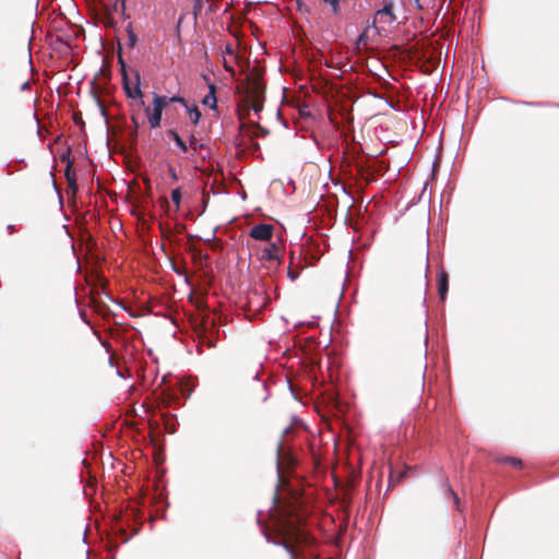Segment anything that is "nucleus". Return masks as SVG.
I'll use <instances>...</instances> for the list:
<instances>
[{
    "mask_svg": "<svg viewBox=\"0 0 559 559\" xmlns=\"http://www.w3.org/2000/svg\"><path fill=\"white\" fill-rule=\"evenodd\" d=\"M280 542L292 556V559L300 554V548L313 543V538L301 527V519L292 515L278 521L277 525Z\"/></svg>",
    "mask_w": 559,
    "mask_h": 559,
    "instance_id": "obj_1",
    "label": "nucleus"
},
{
    "mask_svg": "<svg viewBox=\"0 0 559 559\" xmlns=\"http://www.w3.org/2000/svg\"><path fill=\"white\" fill-rule=\"evenodd\" d=\"M265 94V85L262 80L257 75H250L247 78V87L245 91V97L239 105V118L245 119L249 115L250 108L254 112H259L263 108Z\"/></svg>",
    "mask_w": 559,
    "mask_h": 559,
    "instance_id": "obj_2",
    "label": "nucleus"
},
{
    "mask_svg": "<svg viewBox=\"0 0 559 559\" xmlns=\"http://www.w3.org/2000/svg\"><path fill=\"white\" fill-rule=\"evenodd\" d=\"M269 301L270 298L263 285L252 286L240 300L241 308L250 320L260 314Z\"/></svg>",
    "mask_w": 559,
    "mask_h": 559,
    "instance_id": "obj_3",
    "label": "nucleus"
},
{
    "mask_svg": "<svg viewBox=\"0 0 559 559\" xmlns=\"http://www.w3.org/2000/svg\"><path fill=\"white\" fill-rule=\"evenodd\" d=\"M167 96L154 95L153 109L150 107L145 108V112L148 118V123L152 129L160 127L163 110L167 107Z\"/></svg>",
    "mask_w": 559,
    "mask_h": 559,
    "instance_id": "obj_4",
    "label": "nucleus"
},
{
    "mask_svg": "<svg viewBox=\"0 0 559 559\" xmlns=\"http://www.w3.org/2000/svg\"><path fill=\"white\" fill-rule=\"evenodd\" d=\"M119 63L121 64V68H122V84H123V90H124L127 96L129 98L140 99L141 105H144V102H143V96L144 95H143V92L140 88V74H139V72H135V83H134V86L132 87L130 82H129V79H128V75H127V72H126V64H124L121 56H119Z\"/></svg>",
    "mask_w": 559,
    "mask_h": 559,
    "instance_id": "obj_5",
    "label": "nucleus"
},
{
    "mask_svg": "<svg viewBox=\"0 0 559 559\" xmlns=\"http://www.w3.org/2000/svg\"><path fill=\"white\" fill-rule=\"evenodd\" d=\"M294 465V459L284 451L281 443L277 445V474L280 481H284V477L289 467Z\"/></svg>",
    "mask_w": 559,
    "mask_h": 559,
    "instance_id": "obj_6",
    "label": "nucleus"
},
{
    "mask_svg": "<svg viewBox=\"0 0 559 559\" xmlns=\"http://www.w3.org/2000/svg\"><path fill=\"white\" fill-rule=\"evenodd\" d=\"M396 20L395 14L393 13V2L392 0L385 1L383 8L378 10L374 14V19L372 25L376 27L377 23L381 24H392Z\"/></svg>",
    "mask_w": 559,
    "mask_h": 559,
    "instance_id": "obj_7",
    "label": "nucleus"
},
{
    "mask_svg": "<svg viewBox=\"0 0 559 559\" xmlns=\"http://www.w3.org/2000/svg\"><path fill=\"white\" fill-rule=\"evenodd\" d=\"M274 226L271 224H258L251 227L249 236L255 240L271 241Z\"/></svg>",
    "mask_w": 559,
    "mask_h": 559,
    "instance_id": "obj_8",
    "label": "nucleus"
},
{
    "mask_svg": "<svg viewBox=\"0 0 559 559\" xmlns=\"http://www.w3.org/2000/svg\"><path fill=\"white\" fill-rule=\"evenodd\" d=\"M281 248L275 242H270L261 251L262 261H275L280 260Z\"/></svg>",
    "mask_w": 559,
    "mask_h": 559,
    "instance_id": "obj_9",
    "label": "nucleus"
},
{
    "mask_svg": "<svg viewBox=\"0 0 559 559\" xmlns=\"http://www.w3.org/2000/svg\"><path fill=\"white\" fill-rule=\"evenodd\" d=\"M449 290V275L444 270L438 273V293L441 300H445Z\"/></svg>",
    "mask_w": 559,
    "mask_h": 559,
    "instance_id": "obj_10",
    "label": "nucleus"
},
{
    "mask_svg": "<svg viewBox=\"0 0 559 559\" xmlns=\"http://www.w3.org/2000/svg\"><path fill=\"white\" fill-rule=\"evenodd\" d=\"M408 472H409L408 467H405L402 471H396L394 468H391L390 475H389V488H392V487L399 485L407 476Z\"/></svg>",
    "mask_w": 559,
    "mask_h": 559,
    "instance_id": "obj_11",
    "label": "nucleus"
},
{
    "mask_svg": "<svg viewBox=\"0 0 559 559\" xmlns=\"http://www.w3.org/2000/svg\"><path fill=\"white\" fill-rule=\"evenodd\" d=\"M210 92L204 96L202 104L209 106L212 109L217 107V98H216V86L214 84L209 85Z\"/></svg>",
    "mask_w": 559,
    "mask_h": 559,
    "instance_id": "obj_12",
    "label": "nucleus"
},
{
    "mask_svg": "<svg viewBox=\"0 0 559 559\" xmlns=\"http://www.w3.org/2000/svg\"><path fill=\"white\" fill-rule=\"evenodd\" d=\"M496 461L498 463H502V464H510L514 468H522L523 467L522 461L520 459H518V457L502 456V457H497Z\"/></svg>",
    "mask_w": 559,
    "mask_h": 559,
    "instance_id": "obj_13",
    "label": "nucleus"
},
{
    "mask_svg": "<svg viewBox=\"0 0 559 559\" xmlns=\"http://www.w3.org/2000/svg\"><path fill=\"white\" fill-rule=\"evenodd\" d=\"M168 134L173 138V140L175 141L176 145L180 148V151H182L183 153H186L188 151V145L180 138V135L178 134L177 131L169 130Z\"/></svg>",
    "mask_w": 559,
    "mask_h": 559,
    "instance_id": "obj_14",
    "label": "nucleus"
},
{
    "mask_svg": "<svg viewBox=\"0 0 559 559\" xmlns=\"http://www.w3.org/2000/svg\"><path fill=\"white\" fill-rule=\"evenodd\" d=\"M367 31L368 28H366L357 38L356 40V49L358 51H361L362 49H367L368 48V35H367Z\"/></svg>",
    "mask_w": 559,
    "mask_h": 559,
    "instance_id": "obj_15",
    "label": "nucleus"
},
{
    "mask_svg": "<svg viewBox=\"0 0 559 559\" xmlns=\"http://www.w3.org/2000/svg\"><path fill=\"white\" fill-rule=\"evenodd\" d=\"M186 109L191 118L192 123L194 126H197L201 118V111L199 110V108L197 106L190 107L188 105V108H186Z\"/></svg>",
    "mask_w": 559,
    "mask_h": 559,
    "instance_id": "obj_16",
    "label": "nucleus"
},
{
    "mask_svg": "<svg viewBox=\"0 0 559 559\" xmlns=\"http://www.w3.org/2000/svg\"><path fill=\"white\" fill-rule=\"evenodd\" d=\"M381 169V166H379L377 169H373L369 166H366V180L369 182L373 180L374 174ZM359 174L361 176L365 175V168L362 166L359 167Z\"/></svg>",
    "mask_w": 559,
    "mask_h": 559,
    "instance_id": "obj_17",
    "label": "nucleus"
},
{
    "mask_svg": "<svg viewBox=\"0 0 559 559\" xmlns=\"http://www.w3.org/2000/svg\"><path fill=\"white\" fill-rule=\"evenodd\" d=\"M81 242L85 243L87 251H91L95 246L94 239L92 238L91 234L87 233L86 230H84L81 235Z\"/></svg>",
    "mask_w": 559,
    "mask_h": 559,
    "instance_id": "obj_18",
    "label": "nucleus"
},
{
    "mask_svg": "<svg viewBox=\"0 0 559 559\" xmlns=\"http://www.w3.org/2000/svg\"><path fill=\"white\" fill-rule=\"evenodd\" d=\"M126 31H127V34H128V45H129L130 48H133L135 46L136 41H138V37H136L135 33L133 32L131 23H129L127 25Z\"/></svg>",
    "mask_w": 559,
    "mask_h": 559,
    "instance_id": "obj_19",
    "label": "nucleus"
},
{
    "mask_svg": "<svg viewBox=\"0 0 559 559\" xmlns=\"http://www.w3.org/2000/svg\"><path fill=\"white\" fill-rule=\"evenodd\" d=\"M189 147H190L191 150H193L194 152H197L198 150L203 148V147H204V144H203V143H200V142L198 141V139L195 138V135H193V134H192V135H190V138H189Z\"/></svg>",
    "mask_w": 559,
    "mask_h": 559,
    "instance_id": "obj_20",
    "label": "nucleus"
},
{
    "mask_svg": "<svg viewBox=\"0 0 559 559\" xmlns=\"http://www.w3.org/2000/svg\"><path fill=\"white\" fill-rule=\"evenodd\" d=\"M171 200H173V202H174V203H175V205H176V211H178V210H179V207H180V201H181V192H180V189H179V188L174 189V190L171 191Z\"/></svg>",
    "mask_w": 559,
    "mask_h": 559,
    "instance_id": "obj_21",
    "label": "nucleus"
},
{
    "mask_svg": "<svg viewBox=\"0 0 559 559\" xmlns=\"http://www.w3.org/2000/svg\"><path fill=\"white\" fill-rule=\"evenodd\" d=\"M64 176H66L67 182L70 181V180H74L75 179V173L72 169V162L71 160H68L67 168H66V171H64Z\"/></svg>",
    "mask_w": 559,
    "mask_h": 559,
    "instance_id": "obj_22",
    "label": "nucleus"
},
{
    "mask_svg": "<svg viewBox=\"0 0 559 559\" xmlns=\"http://www.w3.org/2000/svg\"><path fill=\"white\" fill-rule=\"evenodd\" d=\"M447 492L452 498L454 506L459 509L460 499L457 495L453 491L452 487L447 483Z\"/></svg>",
    "mask_w": 559,
    "mask_h": 559,
    "instance_id": "obj_23",
    "label": "nucleus"
},
{
    "mask_svg": "<svg viewBox=\"0 0 559 559\" xmlns=\"http://www.w3.org/2000/svg\"><path fill=\"white\" fill-rule=\"evenodd\" d=\"M76 192H78L76 179L68 181V191H67V193L68 194L71 193L72 197H75Z\"/></svg>",
    "mask_w": 559,
    "mask_h": 559,
    "instance_id": "obj_24",
    "label": "nucleus"
},
{
    "mask_svg": "<svg viewBox=\"0 0 559 559\" xmlns=\"http://www.w3.org/2000/svg\"><path fill=\"white\" fill-rule=\"evenodd\" d=\"M168 99V104L169 103H180L182 106H185L186 108H188V103L186 102V99L181 96H171V97H167Z\"/></svg>",
    "mask_w": 559,
    "mask_h": 559,
    "instance_id": "obj_25",
    "label": "nucleus"
},
{
    "mask_svg": "<svg viewBox=\"0 0 559 559\" xmlns=\"http://www.w3.org/2000/svg\"><path fill=\"white\" fill-rule=\"evenodd\" d=\"M203 8V0H193V14L197 16L201 13Z\"/></svg>",
    "mask_w": 559,
    "mask_h": 559,
    "instance_id": "obj_26",
    "label": "nucleus"
},
{
    "mask_svg": "<svg viewBox=\"0 0 559 559\" xmlns=\"http://www.w3.org/2000/svg\"><path fill=\"white\" fill-rule=\"evenodd\" d=\"M341 0H324V2L329 3L331 7H332V10H333V13H337L338 12V2Z\"/></svg>",
    "mask_w": 559,
    "mask_h": 559,
    "instance_id": "obj_27",
    "label": "nucleus"
},
{
    "mask_svg": "<svg viewBox=\"0 0 559 559\" xmlns=\"http://www.w3.org/2000/svg\"><path fill=\"white\" fill-rule=\"evenodd\" d=\"M224 69L229 72L231 75L235 74V69L231 64H229L226 60L223 62Z\"/></svg>",
    "mask_w": 559,
    "mask_h": 559,
    "instance_id": "obj_28",
    "label": "nucleus"
},
{
    "mask_svg": "<svg viewBox=\"0 0 559 559\" xmlns=\"http://www.w3.org/2000/svg\"><path fill=\"white\" fill-rule=\"evenodd\" d=\"M175 399H176L175 396L167 395V396H164V397H163V401H162V402H163L166 406H168V405L170 404V402H171L173 400H175Z\"/></svg>",
    "mask_w": 559,
    "mask_h": 559,
    "instance_id": "obj_29",
    "label": "nucleus"
},
{
    "mask_svg": "<svg viewBox=\"0 0 559 559\" xmlns=\"http://www.w3.org/2000/svg\"><path fill=\"white\" fill-rule=\"evenodd\" d=\"M226 52L229 55H234V50H233L231 46H229V45L226 46Z\"/></svg>",
    "mask_w": 559,
    "mask_h": 559,
    "instance_id": "obj_30",
    "label": "nucleus"
},
{
    "mask_svg": "<svg viewBox=\"0 0 559 559\" xmlns=\"http://www.w3.org/2000/svg\"><path fill=\"white\" fill-rule=\"evenodd\" d=\"M425 267H426V272H427L428 267H429L427 253L425 254Z\"/></svg>",
    "mask_w": 559,
    "mask_h": 559,
    "instance_id": "obj_31",
    "label": "nucleus"
},
{
    "mask_svg": "<svg viewBox=\"0 0 559 559\" xmlns=\"http://www.w3.org/2000/svg\"><path fill=\"white\" fill-rule=\"evenodd\" d=\"M29 87V82H25L23 85H22V90H26Z\"/></svg>",
    "mask_w": 559,
    "mask_h": 559,
    "instance_id": "obj_32",
    "label": "nucleus"
},
{
    "mask_svg": "<svg viewBox=\"0 0 559 559\" xmlns=\"http://www.w3.org/2000/svg\"><path fill=\"white\" fill-rule=\"evenodd\" d=\"M206 343H207L209 347H214V346H215V345H214V343H212V342H211V341H209V340H206Z\"/></svg>",
    "mask_w": 559,
    "mask_h": 559,
    "instance_id": "obj_33",
    "label": "nucleus"
},
{
    "mask_svg": "<svg viewBox=\"0 0 559 559\" xmlns=\"http://www.w3.org/2000/svg\"><path fill=\"white\" fill-rule=\"evenodd\" d=\"M205 340H206V337L204 336V338H202V340L200 341V343H201V344H204V343H205Z\"/></svg>",
    "mask_w": 559,
    "mask_h": 559,
    "instance_id": "obj_34",
    "label": "nucleus"
},
{
    "mask_svg": "<svg viewBox=\"0 0 559 559\" xmlns=\"http://www.w3.org/2000/svg\"><path fill=\"white\" fill-rule=\"evenodd\" d=\"M171 177H173L174 179H177V176H176V174H175L174 171H173V174H171Z\"/></svg>",
    "mask_w": 559,
    "mask_h": 559,
    "instance_id": "obj_35",
    "label": "nucleus"
}]
</instances>
